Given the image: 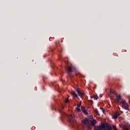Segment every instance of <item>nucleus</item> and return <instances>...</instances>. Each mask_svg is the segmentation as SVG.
<instances>
[{"label":"nucleus","mask_w":130,"mask_h":130,"mask_svg":"<svg viewBox=\"0 0 130 130\" xmlns=\"http://www.w3.org/2000/svg\"><path fill=\"white\" fill-rule=\"evenodd\" d=\"M94 118L93 116L90 115L89 117L86 118L83 120V123H85V125L87 126L88 129H91V125L90 124V121H92V120Z\"/></svg>","instance_id":"obj_1"},{"label":"nucleus","mask_w":130,"mask_h":130,"mask_svg":"<svg viewBox=\"0 0 130 130\" xmlns=\"http://www.w3.org/2000/svg\"><path fill=\"white\" fill-rule=\"evenodd\" d=\"M66 71L68 72L69 77L70 78V79H72L73 77L72 76V75H71V73L75 72V71H76V68L75 66L71 65L66 67Z\"/></svg>","instance_id":"obj_2"},{"label":"nucleus","mask_w":130,"mask_h":130,"mask_svg":"<svg viewBox=\"0 0 130 130\" xmlns=\"http://www.w3.org/2000/svg\"><path fill=\"white\" fill-rule=\"evenodd\" d=\"M121 103L122 104V107L124 108V109H126V110H127L128 109V105L127 103H126V102L125 101V100H122L121 102Z\"/></svg>","instance_id":"obj_3"},{"label":"nucleus","mask_w":130,"mask_h":130,"mask_svg":"<svg viewBox=\"0 0 130 130\" xmlns=\"http://www.w3.org/2000/svg\"><path fill=\"white\" fill-rule=\"evenodd\" d=\"M76 92H77L78 95L80 96L81 98H83L85 96V93L82 92L79 88L76 89Z\"/></svg>","instance_id":"obj_4"},{"label":"nucleus","mask_w":130,"mask_h":130,"mask_svg":"<svg viewBox=\"0 0 130 130\" xmlns=\"http://www.w3.org/2000/svg\"><path fill=\"white\" fill-rule=\"evenodd\" d=\"M105 128V125L103 124L102 125L95 126L94 130H104Z\"/></svg>","instance_id":"obj_5"},{"label":"nucleus","mask_w":130,"mask_h":130,"mask_svg":"<svg viewBox=\"0 0 130 130\" xmlns=\"http://www.w3.org/2000/svg\"><path fill=\"white\" fill-rule=\"evenodd\" d=\"M71 95L73 96V99H79V98L78 97V94H77V93H76V92H75L74 91L72 92Z\"/></svg>","instance_id":"obj_6"},{"label":"nucleus","mask_w":130,"mask_h":130,"mask_svg":"<svg viewBox=\"0 0 130 130\" xmlns=\"http://www.w3.org/2000/svg\"><path fill=\"white\" fill-rule=\"evenodd\" d=\"M120 99H121V96L120 95L118 94L116 95L115 101L117 102V103L119 102V100H120Z\"/></svg>","instance_id":"obj_7"},{"label":"nucleus","mask_w":130,"mask_h":130,"mask_svg":"<svg viewBox=\"0 0 130 130\" xmlns=\"http://www.w3.org/2000/svg\"><path fill=\"white\" fill-rule=\"evenodd\" d=\"M118 116H119V113L116 112L114 113V115H113V118L114 119H116Z\"/></svg>","instance_id":"obj_8"},{"label":"nucleus","mask_w":130,"mask_h":130,"mask_svg":"<svg viewBox=\"0 0 130 130\" xmlns=\"http://www.w3.org/2000/svg\"><path fill=\"white\" fill-rule=\"evenodd\" d=\"M91 125H92V126H94L96 123H97V121L96 120L93 119V120H91V121H89Z\"/></svg>","instance_id":"obj_9"},{"label":"nucleus","mask_w":130,"mask_h":130,"mask_svg":"<svg viewBox=\"0 0 130 130\" xmlns=\"http://www.w3.org/2000/svg\"><path fill=\"white\" fill-rule=\"evenodd\" d=\"M69 121L70 123H73L74 122V117L72 116H70Z\"/></svg>","instance_id":"obj_10"},{"label":"nucleus","mask_w":130,"mask_h":130,"mask_svg":"<svg viewBox=\"0 0 130 130\" xmlns=\"http://www.w3.org/2000/svg\"><path fill=\"white\" fill-rule=\"evenodd\" d=\"M123 130H130V125H124L123 126Z\"/></svg>","instance_id":"obj_11"},{"label":"nucleus","mask_w":130,"mask_h":130,"mask_svg":"<svg viewBox=\"0 0 130 130\" xmlns=\"http://www.w3.org/2000/svg\"><path fill=\"white\" fill-rule=\"evenodd\" d=\"M81 104L80 103V104L77 105V106L76 109H77V111H78V112L81 111V109H80L81 107Z\"/></svg>","instance_id":"obj_12"},{"label":"nucleus","mask_w":130,"mask_h":130,"mask_svg":"<svg viewBox=\"0 0 130 130\" xmlns=\"http://www.w3.org/2000/svg\"><path fill=\"white\" fill-rule=\"evenodd\" d=\"M59 112H60V113H61L62 116L63 117H64V116L66 115V113H64V112L61 111V110H60Z\"/></svg>","instance_id":"obj_13"},{"label":"nucleus","mask_w":130,"mask_h":130,"mask_svg":"<svg viewBox=\"0 0 130 130\" xmlns=\"http://www.w3.org/2000/svg\"><path fill=\"white\" fill-rule=\"evenodd\" d=\"M104 130H112V128L110 126H108L107 129L104 128Z\"/></svg>","instance_id":"obj_14"},{"label":"nucleus","mask_w":130,"mask_h":130,"mask_svg":"<svg viewBox=\"0 0 130 130\" xmlns=\"http://www.w3.org/2000/svg\"><path fill=\"white\" fill-rule=\"evenodd\" d=\"M93 99H94V100H98V99H99V97L98 96V95H94L93 96Z\"/></svg>","instance_id":"obj_15"},{"label":"nucleus","mask_w":130,"mask_h":130,"mask_svg":"<svg viewBox=\"0 0 130 130\" xmlns=\"http://www.w3.org/2000/svg\"><path fill=\"white\" fill-rule=\"evenodd\" d=\"M86 110V109H85V107H84V106L81 107V110H82V111L83 112V111H84V110Z\"/></svg>","instance_id":"obj_16"},{"label":"nucleus","mask_w":130,"mask_h":130,"mask_svg":"<svg viewBox=\"0 0 130 130\" xmlns=\"http://www.w3.org/2000/svg\"><path fill=\"white\" fill-rule=\"evenodd\" d=\"M83 112L85 113V114H88V111L86 110H84Z\"/></svg>","instance_id":"obj_17"},{"label":"nucleus","mask_w":130,"mask_h":130,"mask_svg":"<svg viewBox=\"0 0 130 130\" xmlns=\"http://www.w3.org/2000/svg\"><path fill=\"white\" fill-rule=\"evenodd\" d=\"M113 128L114 130H118L117 128H116V126H113Z\"/></svg>","instance_id":"obj_18"},{"label":"nucleus","mask_w":130,"mask_h":130,"mask_svg":"<svg viewBox=\"0 0 130 130\" xmlns=\"http://www.w3.org/2000/svg\"><path fill=\"white\" fill-rule=\"evenodd\" d=\"M95 113H96V114H97L98 115H100V114H99V112H98V111H96L95 112Z\"/></svg>","instance_id":"obj_19"},{"label":"nucleus","mask_w":130,"mask_h":130,"mask_svg":"<svg viewBox=\"0 0 130 130\" xmlns=\"http://www.w3.org/2000/svg\"><path fill=\"white\" fill-rule=\"evenodd\" d=\"M65 102L66 103H68V102H69V99H66V101H65Z\"/></svg>","instance_id":"obj_20"},{"label":"nucleus","mask_w":130,"mask_h":130,"mask_svg":"<svg viewBox=\"0 0 130 130\" xmlns=\"http://www.w3.org/2000/svg\"><path fill=\"white\" fill-rule=\"evenodd\" d=\"M100 109H101V110H102V111L103 112H104V109L102 108H100Z\"/></svg>","instance_id":"obj_21"},{"label":"nucleus","mask_w":130,"mask_h":130,"mask_svg":"<svg viewBox=\"0 0 130 130\" xmlns=\"http://www.w3.org/2000/svg\"><path fill=\"white\" fill-rule=\"evenodd\" d=\"M89 102H91V103H92V102H93V101H92V100H90V101H89Z\"/></svg>","instance_id":"obj_22"}]
</instances>
